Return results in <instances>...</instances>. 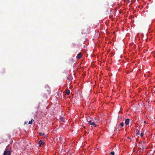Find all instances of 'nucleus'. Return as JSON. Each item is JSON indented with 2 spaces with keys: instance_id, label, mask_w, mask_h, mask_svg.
<instances>
[{
  "instance_id": "nucleus-13",
  "label": "nucleus",
  "mask_w": 155,
  "mask_h": 155,
  "mask_svg": "<svg viewBox=\"0 0 155 155\" xmlns=\"http://www.w3.org/2000/svg\"><path fill=\"white\" fill-rule=\"evenodd\" d=\"M39 134L40 135V136H42V135H45V134L44 133H42L41 132H40L39 133Z\"/></svg>"
},
{
  "instance_id": "nucleus-3",
  "label": "nucleus",
  "mask_w": 155,
  "mask_h": 155,
  "mask_svg": "<svg viewBox=\"0 0 155 155\" xmlns=\"http://www.w3.org/2000/svg\"><path fill=\"white\" fill-rule=\"evenodd\" d=\"M38 144L39 146L41 147L44 145L45 143L42 140H40L39 141Z\"/></svg>"
},
{
  "instance_id": "nucleus-10",
  "label": "nucleus",
  "mask_w": 155,
  "mask_h": 155,
  "mask_svg": "<svg viewBox=\"0 0 155 155\" xmlns=\"http://www.w3.org/2000/svg\"><path fill=\"white\" fill-rule=\"evenodd\" d=\"M71 79V76L70 75H68L67 78V79L69 81H70Z\"/></svg>"
},
{
  "instance_id": "nucleus-16",
  "label": "nucleus",
  "mask_w": 155,
  "mask_h": 155,
  "mask_svg": "<svg viewBox=\"0 0 155 155\" xmlns=\"http://www.w3.org/2000/svg\"><path fill=\"white\" fill-rule=\"evenodd\" d=\"M140 136L141 137H143V134L142 133H141L140 134Z\"/></svg>"
},
{
  "instance_id": "nucleus-18",
  "label": "nucleus",
  "mask_w": 155,
  "mask_h": 155,
  "mask_svg": "<svg viewBox=\"0 0 155 155\" xmlns=\"http://www.w3.org/2000/svg\"><path fill=\"white\" fill-rule=\"evenodd\" d=\"M139 143L140 144H142V143L140 142H139Z\"/></svg>"
},
{
  "instance_id": "nucleus-2",
  "label": "nucleus",
  "mask_w": 155,
  "mask_h": 155,
  "mask_svg": "<svg viewBox=\"0 0 155 155\" xmlns=\"http://www.w3.org/2000/svg\"><path fill=\"white\" fill-rule=\"evenodd\" d=\"M89 124L90 125H92L94 126L95 127H97V125L95 124V123H97V122H98V121H95L94 120H90L89 121Z\"/></svg>"
},
{
  "instance_id": "nucleus-4",
  "label": "nucleus",
  "mask_w": 155,
  "mask_h": 155,
  "mask_svg": "<svg viewBox=\"0 0 155 155\" xmlns=\"http://www.w3.org/2000/svg\"><path fill=\"white\" fill-rule=\"evenodd\" d=\"M82 54L81 53H79L78 54L77 56V58L78 59H80L82 57Z\"/></svg>"
},
{
  "instance_id": "nucleus-7",
  "label": "nucleus",
  "mask_w": 155,
  "mask_h": 155,
  "mask_svg": "<svg viewBox=\"0 0 155 155\" xmlns=\"http://www.w3.org/2000/svg\"><path fill=\"white\" fill-rule=\"evenodd\" d=\"M60 119L63 122H64V117H61L60 118Z\"/></svg>"
},
{
  "instance_id": "nucleus-17",
  "label": "nucleus",
  "mask_w": 155,
  "mask_h": 155,
  "mask_svg": "<svg viewBox=\"0 0 155 155\" xmlns=\"http://www.w3.org/2000/svg\"><path fill=\"white\" fill-rule=\"evenodd\" d=\"M144 123H146V121H144Z\"/></svg>"
},
{
  "instance_id": "nucleus-15",
  "label": "nucleus",
  "mask_w": 155,
  "mask_h": 155,
  "mask_svg": "<svg viewBox=\"0 0 155 155\" xmlns=\"http://www.w3.org/2000/svg\"><path fill=\"white\" fill-rule=\"evenodd\" d=\"M110 154L111 155H114V152H110Z\"/></svg>"
},
{
  "instance_id": "nucleus-6",
  "label": "nucleus",
  "mask_w": 155,
  "mask_h": 155,
  "mask_svg": "<svg viewBox=\"0 0 155 155\" xmlns=\"http://www.w3.org/2000/svg\"><path fill=\"white\" fill-rule=\"evenodd\" d=\"M66 94L67 95H68L70 93V91L68 89H66L65 90Z\"/></svg>"
},
{
  "instance_id": "nucleus-1",
  "label": "nucleus",
  "mask_w": 155,
  "mask_h": 155,
  "mask_svg": "<svg viewBox=\"0 0 155 155\" xmlns=\"http://www.w3.org/2000/svg\"><path fill=\"white\" fill-rule=\"evenodd\" d=\"M11 147L10 145H8L6 148L3 155H11Z\"/></svg>"
},
{
  "instance_id": "nucleus-9",
  "label": "nucleus",
  "mask_w": 155,
  "mask_h": 155,
  "mask_svg": "<svg viewBox=\"0 0 155 155\" xmlns=\"http://www.w3.org/2000/svg\"><path fill=\"white\" fill-rule=\"evenodd\" d=\"M145 144V143L144 142H143V145L142 146V147L141 149H142V150H144Z\"/></svg>"
},
{
  "instance_id": "nucleus-11",
  "label": "nucleus",
  "mask_w": 155,
  "mask_h": 155,
  "mask_svg": "<svg viewBox=\"0 0 155 155\" xmlns=\"http://www.w3.org/2000/svg\"><path fill=\"white\" fill-rule=\"evenodd\" d=\"M34 121V120L33 119H31V121H30L28 123V124H32V121Z\"/></svg>"
},
{
  "instance_id": "nucleus-5",
  "label": "nucleus",
  "mask_w": 155,
  "mask_h": 155,
  "mask_svg": "<svg viewBox=\"0 0 155 155\" xmlns=\"http://www.w3.org/2000/svg\"><path fill=\"white\" fill-rule=\"evenodd\" d=\"M130 119H126L125 120V124L126 125H128L129 124Z\"/></svg>"
},
{
  "instance_id": "nucleus-8",
  "label": "nucleus",
  "mask_w": 155,
  "mask_h": 155,
  "mask_svg": "<svg viewBox=\"0 0 155 155\" xmlns=\"http://www.w3.org/2000/svg\"><path fill=\"white\" fill-rule=\"evenodd\" d=\"M119 130V127H117V125L116 126V127L115 128L114 131H116L117 130Z\"/></svg>"
},
{
  "instance_id": "nucleus-14",
  "label": "nucleus",
  "mask_w": 155,
  "mask_h": 155,
  "mask_svg": "<svg viewBox=\"0 0 155 155\" xmlns=\"http://www.w3.org/2000/svg\"><path fill=\"white\" fill-rule=\"evenodd\" d=\"M120 125L121 126V127H123L124 125V123L123 122L121 123L120 124Z\"/></svg>"
},
{
  "instance_id": "nucleus-12",
  "label": "nucleus",
  "mask_w": 155,
  "mask_h": 155,
  "mask_svg": "<svg viewBox=\"0 0 155 155\" xmlns=\"http://www.w3.org/2000/svg\"><path fill=\"white\" fill-rule=\"evenodd\" d=\"M137 133H136L138 135H140V133L139 130H137Z\"/></svg>"
},
{
  "instance_id": "nucleus-19",
  "label": "nucleus",
  "mask_w": 155,
  "mask_h": 155,
  "mask_svg": "<svg viewBox=\"0 0 155 155\" xmlns=\"http://www.w3.org/2000/svg\"><path fill=\"white\" fill-rule=\"evenodd\" d=\"M94 119H95V120H96V119H97V118H95Z\"/></svg>"
}]
</instances>
